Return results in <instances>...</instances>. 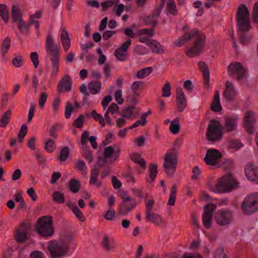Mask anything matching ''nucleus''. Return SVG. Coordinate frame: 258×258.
<instances>
[{"label":"nucleus","instance_id":"nucleus-43","mask_svg":"<svg viewBox=\"0 0 258 258\" xmlns=\"http://www.w3.org/2000/svg\"><path fill=\"white\" fill-rule=\"evenodd\" d=\"M11 39L9 37H6L3 41L1 45V51L3 55H5L7 52L10 46Z\"/></svg>","mask_w":258,"mask_h":258},{"label":"nucleus","instance_id":"nucleus-24","mask_svg":"<svg viewBox=\"0 0 258 258\" xmlns=\"http://www.w3.org/2000/svg\"><path fill=\"white\" fill-rule=\"evenodd\" d=\"M211 109L216 112H220L222 109L220 102L219 92L218 90L215 92L213 100L211 105Z\"/></svg>","mask_w":258,"mask_h":258},{"label":"nucleus","instance_id":"nucleus-2","mask_svg":"<svg viewBox=\"0 0 258 258\" xmlns=\"http://www.w3.org/2000/svg\"><path fill=\"white\" fill-rule=\"evenodd\" d=\"M206 36L204 33H200L197 28L184 34L181 37L184 44L189 41L191 39L195 38L194 45L186 49L185 53L190 57L199 55L204 50L205 46Z\"/></svg>","mask_w":258,"mask_h":258},{"label":"nucleus","instance_id":"nucleus-41","mask_svg":"<svg viewBox=\"0 0 258 258\" xmlns=\"http://www.w3.org/2000/svg\"><path fill=\"white\" fill-rule=\"evenodd\" d=\"M27 131L28 127L26 124H23L18 135V140L19 142L22 143L23 141V139L27 134Z\"/></svg>","mask_w":258,"mask_h":258},{"label":"nucleus","instance_id":"nucleus-45","mask_svg":"<svg viewBox=\"0 0 258 258\" xmlns=\"http://www.w3.org/2000/svg\"><path fill=\"white\" fill-rule=\"evenodd\" d=\"M135 108V106H128L121 111L120 115L123 117L129 118L133 113Z\"/></svg>","mask_w":258,"mask_h":258},{"label":"nucleus","instance_id":"nucleus-55","mask_svg":"<svg viewBox=\"0 0 258 258\" xmlns=\"http://www.w3.org/2000/svg\"><path fill=\"white\" fill-rule=\"evenodd\" d=\"M153 18L151 15H150L144 18V21L146 25H151L153 29H154L157 24V21L156 20H153Z\"/></svg>","mask_w":258,"mask_h":258},{"label":"nucleus","instance_id":"nucleus-57","mask_svg":"<svg viewBox=\"0 0 258 258\" xmlns=\"http://www.w3.org/2000/svg\"><path fill=\"white\" fill-rule=\"evenodd\" d=\"M74 109V108L72 104L69 102H67L66 105L64 112V116L66 118L69 119L70 118L71 113Z\"/></svg>","mask_w":258,"mask_h":258},{"label":"nucleus","instance_id":"nucleus-35","mask_svg":"<svg viewBox=\"0 0 258 258\" xmlns=\"http://www.w3.org/2000/svg\"><path fill=\"white\" fill-rule=\"evenodd\" d=\"M176 192L177 187L174 184L170 189V196L167 202L168 205L174 206L175 205Z\"/></svg>","mask_w":258,"mask_h":258},{"label":"nucleus","instance_id":"nucleus-60","mask_svg":"<svg viewBox=\"0 0 258 258\" xmlns=\"http://www.w3.org/2000/svg\"><path fill=\"white\" fill-rule=\"evenodd\" d=\"M84 121V116L82 114H80L79 117L74 120L73 125L77 128H81L83 126Z\"/></svg>","mask_w":258,"mask_h":258},{"label":"nucleus","instance_id":"nucleus-17","mask_svg":"<svg viewBox=\"0 0 258 258\" xmlns=\"http://www.w3.org/2000/svg\"><path fill=\"white\" fill-rule=\"evenodd\" d=\"M73 82L69 75H66L59 82L57 89L60 92H69L72 89Z\"/></svg>","mask_w":258,"mask_h":258},{"label":"nucleus","instance_id":"nucleus-52","mask_svg":"<svg viewBox=\"0 0 258 258\" xmlns=\"http://www.w3.org/2000/svg\"><path fill=\"white\" fill-rule=\"evenodd\" d=\"M91 115L96 121H99L102 126H105V122L100 114L97 113L95 110H93L91 112Z\"/></svg>","mask_w":258,"mask_h":258},{"label":"nucleus","instance_id":"nucleus-3","mask_svg":"<svg viewBox=\"0 0 258 258\" xmlns=\"http://www.w3.org/2000/svg\"><path fill=\"white\" fill-rule=\"evenodd\" d=\"M46 51L52 56L50 57V61L52 62V75L56 76L59 69V53L58 48L59 43L53 44L52 36L50 35H48L45 42Z\"/></svg>","mask_w":258,"mask_h":258},{"label":"nucleus","instance_id":"nucleus-21","mask_svg":"<svg viewBox=\"0 0 258 258\" xmlns=\"http://www.w3.org/2000/svg\"><path fill=\"white\" fill-rule=\"evenodd\" d=\"M125 206L121 207V203L120 204L118 213L121 215H126L129 212L137 206L135 200L132 199V201L125 202Z\"/></svg>","mask_w":258,"mask_h":258},{"label":"nucleus","instance_id":"nucleus-46","mask_svg":"<svg viewBox=\"0 0 258 258\" xmlns=\"http://www.w3.org/2000/svg\"><path fill=\"white\" fill-rule=\"evenodd\" d=\"M148 194H147L145 200V205H146V213H148L152 212V209L155 204V201L153 198L150 199L149 200H147V196Z\"/></svg>","mask_w":258,"mask_h":258},{"label":"nucleus","instance_id":"nucleus-16","mask_svg":"<svg viewBox=\"0 0 258 258\" xmlns=\"http://www.w3.org/2000/svg\"><path fill=\"white\" fill-rule=\"evenodd\" d=\"M175 97L177 108L179 112H182L187 106V100L180 87L177 88Z\"/></svg>","mask_w":258,"mask_h":258},{"label":"nucleus","instance_id":"nucleus-61","mask_svg":"<svg viewBox=\"0 0 258 258\" xmlns=\"http://www.w3.org/2000/svg\"><path fill=\"white\" fill-rule=\"evenodd\" d=\"M216 205L214 204L210 203L207 204L204 207V212H206L207 214H210V216H212L213 212L216 208Z\"/></svg>","mask_w":258,"mask_h":258},{"label":"nucleus","instance_id":"nucleus-20","mask_svg":"<svg viewBox=\"0 0 258 258\" xmlns=\"http://www.w3.org/2000/svg\"><path fill=\"white\" fill-rule=\"evenodd\" d=\"M145 219L147 222H151L156 225L165 224V222L161 216L152 212L145 214Z\"/></svg>","mask_w":258,"mask_h":258},{"label":"nucleus","instance_id":"nucleus-9","mask_svg":"<svg viewBox=\"0 0 258 258\" xmlns=\"http://www.w3.org/2000/svg\"><path fill=\"white\" fill-rule=\"evenodd\" d=\"M47 248L50 258H60L68 252L67 246L59 240L49 241Z\"/></svg>","mask_w":258,"mask_h":258},{"label":"nucleus","instance_id":"nucleus-38","mask_svg":"<svg viewBox=\"0 0 258 258\" xmlns=\"http://www.w3.org/2000/svg\"><path fill=\"white\" fill-rule=\"evenodd\" d=\"M234 162L230 159H225L221 163L220 162L219 165L217 166L221 167L224 170H231L234 168Z\"/></svg>","mask_w":258,"mask_h":258},{"label":"nucleus","instance_id":"nucleus-36","mask_svg":"<svg viewBox=\"0 0 258 258\" xmlns=\"http://www.w3.org/2000/svg\"><path fill=\"white\" fill-rule=\"evenodd\" d=\"M153 71L151 67H147L140 70L137 73V76L139 79H143L149 76Z\"/></svg>","mask_w":258,"mask_h":258},{"label":"nucleus","instance_id":"nucleus-11","mask_svg":"<svg viewBox=\"0 0 258 258\" xmlns=\"http://www.w3.org/2000/svg\"><path fill=\"white\" fill-rule=\"evenodd\" d=\"M228 71L230 76H236L237 81H240L246 76L247 72L240 62L234 61L231 62L228 67Z\"/></svg>","mask_w":258,"mask_h":258},{"label":"nucleus","instance_id":"nucleus-13","mask_svg":"<svg viewBox=\"0 0 258 258\" xmlns=\"http://www.w3.org/2000/svg\"><path fill=\"white\" fill-rule=\"evenodd\" d=\"M222 157V154L218 150L210 149L207 150L204 160L207 165L217 166Z\"/></svg>","mask_w":258,"mask_h":258},{"label":"nucleus","instance_id":"nucleus-64","mask_svg":"<svg viewBox=\"0 0 258 258\" xmlns=\"http://www.w3.org/2000/svg\"><path fill=\"white\" fill-rule=\"evenodd\" d=\"M133 51L138 55H143L146 53L147 48L142 45H137L134 48Z\"/></svg>","mask_w":258,"mask_h":258},{"label":"nucleus","instance_id":"nucleus-32","mask_svg":"<svg viewBox=\"0 0 258 258\" xmlns=\"http://www.w3.org/2000/svg\"><path fill=\"white\" fill-rule=\"evenodd\" d=\"M69 188L73 193L78 192L81 188V183L79 180L72 178L69 181Z\"/></svg>","mask_w":258,"mask_h":258},{"label":"nucleus","instance_id":"nucleus-58","mask_svg":"<svg viewBox=\"0 0 258 258\" xmlns=\"http://www.w3.org/2000/svg\"><path fill=\"white\" fill-rule=\"evenodd\" d=\"M252 19L254 23H258V2H256L253 6L252 12Z\"/></svg>","mask_w":258,"mask_h":258},{"label":"nucleus","instance_id":"nucleus-62","mask_svg":"<svg viewBox=\"0 0 258 258\" xmlns=\"http://www.w3.org/2000/svg\"><path fill=\"white\" fill-rule=\"evenodd\" d=\"M126 51H118V49H116L115 51L114 55L116 58L119 61H124L126 58Z\"/></svg>","mask_w":258,"mask_h":258},{"label":"nucleus","instance_id":"nucleus-22","mask_svg":"<svg viewBox=\"0 0 258 258\" xmlns=\"http://www.w3.org/2000/svg\"><path fill=\"white\" fill-rule=\"evenodd\" d=\"M66 205L75 214L76 217L81 222H84L86 220V218L83 216V213L77 206L75 203H72L70 200L68 201Z\"/></svg>","mask_w":258,"mask_h":258},{"label":"nucleus","instance_id":"nucleus-4","mask_svg":"<svg viewBox=\"0 0 258 258\" xmlns=\"http://www.w3.org/2000/svg\"><path fill=\"white\" fill-rule=\"evenodd\" d=\"M224 130L222 125L219 120L211 119L207 127L206 134V139L212 143H216L221 141L224 135Z\"/></svg>","mask_w":258,"mask_h":258},{"label":"nucleus","instance_id":"nucleus-23","mask_svg":"<svg viewBox=\"0 0 258 258\" xmlns=\"http://www.w3.org/2000/svg\"><path fill=\"white\" fill-rule=\"evenodd\" d=\"M198 66L200 70L202 73L203 78L205 80V84L208 87L209 85L210 73L208 66L205 62L200 61L198 62Z\"/></svg>","mask_w":258,"mask_h":258},{"label":"nucleus","instance_id":"nucleus-28","mask_svg":"<svg viewBox=\"0 0 258 258\" xmlns=\"http://www.w3.org/2000/svg\"><path fill=\"white\" fill-rule=\"evenodd\" d=\"M11 15L14 22H17L18 23L21 20H23L22 14L18 6L13 5L12 6Z\"/></svg>","mask_w":258,"mask_h":258},{"label":"nucleus","instance_id":"nucleus-37","mask_svg":"<svg viewBox=\"0 0 258 258\" xmlns=\"http://www.w3.org/2000/svg\"><path fill=\"white\" fill-rule=\"evenodd\" d=\"M0 16L5 22L7 23L9 20V15L7 6L5 4H0Z\"/></svg>","mask_w":258,"mask_h":258},{"label":"nucleus","instance_id":"nucleus-33","mask_svg":"<svg viewBox=\"0 0 258 258\" xmlns=\"http://www.w3.org/2000/svg\"><path fill=\"white\" fill-rule=\"evenodd\" d=\"M179 117L176 118L171 122L169 129L172 133L175 135L178 134L180 129V125L179 122Z\"/></svg>","mask_w":258,"mask_h":258},{"label":"nucleus","instance_id":"nucleus-40","mask_svg":"<svg viewBox=\"0 0 258 258\" xmlns=\"http://www.w3.org/2000/svg\"><path fill=\"white\" fill-rule=\"evenodd\" d=\"M149 177L152 181H154L157 173V166L155 164H149Z\"/></svg>","mask_w":258,"mask_h":258},{"label":"nucleus","instance_id":"nucleus-19","mask_svg":"<svg viewBox=\"0 0 258 258\" xmlns=\"http://www.w3.org/2000/svg\"><path fill=\"white\" fill-rule=\"evenodd\" d=\"M224 97L229 102H232L235 98L236 92L233 84L229 81H227L226 88L223 93Z\"/></svg>","mask_w":258,"mask_h":258},{"label":"nucleus","instance_id":"nucleus-34","mask_svg":"<svg viewBox=\"0 0 258 258\" xmlns=\"http://www.w3.org/2000/svg\"><path fill=\"white\" fill-rule=\"evenodd\" d=\"M11 115V111L9 109L6 111L2 115V118L0 119V126L2 127H6L9 123Z\"/></svg>","mask_w":258,"mask_h":258},{"label":"nucleus","instance_id":"nucleus-6","mask_svg":"<svg viewBox=\"0 0 258 258\" xmlns=\"http://www.w3.org/2000/svg\"><path fill=\"white\" fill-rule=\"evenodd\" d=\"M238 183L231 173L225 174L216 184L213 190L216 192H226L237 187Z\"/></svg>","mask_w":258,"mask_h":258},{"label":"nucleus","instance_id":"nucleus-63","mask_svg":"<svg viewBox=\"0 0 258 258\" xmlns=\"http://www.w3.org/2000/svg\"><path fill=\"white\" fill-rule=\"evenodd\" d=\"M114 0H107L101 3L102 10L106 11L107 9L112 7L115 4Z\"/></svg>","mask_w":258,"mask_h":258},{"label":"nucleus","instance_id":"nucleus-8","mask_svg":"<svg viewBox=\"0 0 258 258\" xmlns=\"http://www.w3.org/2000/svg\"><path fill=\"white\" fill-rule=\"evenodd\" d=\"M243 213L251 215L258 211V194L246 196L241 205Z\"/></svg>","mask_w":258,"mask_h":258},{"label":"nucleus","instance_id":"nucleus-54","mask_svg":"<svg viewBox=\"0 0 258 258\" xmlns=\"http://www.w3.org/2000/svg\"><path fill=\"white\" fill-rule=\"evenodd\" d=\"M163 97H167L171 95V86L169 82H166L162 88Z\"/></svg>","mask_w":258,"mask_h":258},{"label":"nucleus","instance_id":"nucleus-15","mask_svg":"<svg viewBox=\"0 0 258 258\" xmlns=\"http://www.w3.org/2000/svg\"><path fill=\"white\" fill-rule=\"evenodd\" d=\"M238 117L237 116H226L225 117L223 126L224 133H231L236 130Z\"/></svg>","mask_w":258,"mask_h":258},{"label":"nucleus","instance_id":"nucleus-53","mask_svg":"<svg viewBox=\"0 0 258 258\" xmlns=\"http://www.w3.org/2000/svg\"><path fill=\"white\" fill-rule=\"evenodd\" d=\"M119 196L122 200L121 203V207L125 206V202H128L129 201H132V199L128 195H127L126 191L124 190H119L118 191Z\"/></svg>","mask_w":258,"mask_h":258},{"label":"nucleus","instance_id":"nucleus-5","mask_svg":"<svg viewBox=\"0 0 258 258\" xmlns=\"http://www.w3.org/2000/svg\"><path fill=\"white\" fill-rule=\"evenodd\" d=\"M52 219L51 217L44 216L40 217L35 225V229L41 236L47 237L54 234V228L52 227Z\"/></svg>","mask_w":258,"mask_h":258},{"label":"nucleus","instance_id":"nucleus-29","mask_svg":"<svg viewBox=\"0 0 258 258\" xmlns=\"http://www.w3.org/2000/svg\"><path fill=\"white\" fill-rule=\"evenodd\" d=\"M99 171L96 169H92L91 170L90 184L96 185L97 187H99L102 183L101 181H97Z\"/></svg>","mask_w":258,"mask_h":258},{"label":"nucleus","instance_id":"nucleus-31","mask_svg":"<svg viewBox=\"0 0 258 258\" xmlns=\"http://www.w3.org/2000/svg\"><path fill=\"white\" fill-rule=\"evenodd\" d=\"M88 88L91 94H97L101 90V83L100 82L92 81L89 83Z\"/></svg>","mask_w":258,"mask_h":258},{"label":"nucleus","instance_id":"nucleus-10","mask_svg":"<svg viewBox=\"0 0 258 258\" xmlns=\"http://www.w3.org/2000/svg\"><path fill=\"white\" fill-rule=\"evenodd\" d=\"M120 153V148L118 146H117L115 150H114V148L112 146H108L105 148L103 154L104 158L102 159L101 161H97L94 168L99 171V169L101 167L105 166L107 164V159L111 158L113 159V161H114L118 158Z\"/></svg>","mask_w":258,"mask_h":258},{"label":"nucleus","instance_id":"nucleus-27","mask_svg":"<svg viewBox=\"0 0 258 258\" xmlns=\"http://www.w3.org/2000/svg\"><path fill=\"white\" fill-rule=\"evenodd\" d=\"M130 159L136 163H138L144 169H145L147 166L145 160L142 157L141 154L138 153H132L130 156Z\"/></svg>","mask_w":258,"mask_h":258},{"label":"nucleus","instance_id":"nucleus-12","mask_svg":"<svg viewBox=\"0 0 258 258\" xmlns=\"http://www.w3.org/2000/svg\"><path fill=\"white\" fill-rule=\"evenodd\" d=\"M233 213L231 211L221 210L216 213L214 219L216 223L221 226L230 224L232 220Z\"/></svg>","mask_w":258,"mask_h":258},{"label":"nucleus","instance_id":"nucleus-42","mask_svg":"<svg viewBox=\"0 0 258 258\" xmlns=\"http://www.w3.org/2000/svg\"><path fill=\"white\" fill-rule=\"evenodd\" d=\"M75 239L74 235L72 234L66 235L64 238L60 239L59 241L62 242L66 246H67V250L69 251V245L71 244Z\"/></svg>","mask_w":258,"mask_h":258},{"label":"nucleus","instance_id":"nucleus-51","mask_svg":"<svg viewBox=\"0 0 258 258\" xmlns=\"http://www.w3.org/2000/svg\"><path fill=\"white\" fill-rule=\"evenodd\" d=\"M103 217L107 220H113L116 217L115 210L113 208H109L106 212L103 215Z\"/></svg>","mask_w":258,"mask_h":258},{"label":"nucleus","instance_id":"nucleus-7","mask_svg":"<svg viewBox=\"0 0 258 258\" xmlns=\"http://www.w3.org/2000/svg\"><path fill=\"white\" fill-rule=\"evenodd\" d=\"M177 166V157L174 152H167L165 155L163 167L169 178H173Z\"/></svg>","mask_w":258,"mask_h":258},{"label":"nucleus","instance_id":"nucleus-39","mask_svg":"<svg viewBox=\"0 0 258 258\" xmlns=\"http://www.w3.org/2000/svg\"><path fill=\"white\" fill-rule=\"evenodd\" d=\"M212 216L210 214L203 212V223L206 229H209L211 227Z\"/></svg>","mask_w":258,"mask_h":258},{"label":"nucleus","instance_id":"nucleus-44","mask_svg":"<svg viewBox=\"0 0 258 258\" xmlns=\"http://www.w3.org/2000/svg\"><path fill=\"white\" fill-rule=\"evenodd\" d=\"M102 245L105 251L109 252L114 248L113 244L109 243V238L107 235H105L103 237Z\"/></svg>","mask_w":258,"mask_h":258},{"label":"nucleus","instance_id":"nucleus-59","mask_svg":"<svg viewBox=\"0 0 258 258\" xmlns=\"http://www.w3.org/2000/svg\"><path fill=\"white\" fill-rule=\"evenodd\" d=\"M62 127L61 124H55L53 126H52L49 130V134L50 136L53 138H56L57 137V135L56 134V132L58 130V129Z\"/></svg>","mask_w":258,"mask_h":258},{"label":"nucleus","instance_id":"nucleus-26","mask_svg":"<svg viewBox=\"0 0 258 258\" xmlns=\"http://www.w3.org/2000/svg\"><path fill=\"white\" fill-rule=\"evenodd\" d=\"M60 39L65 51H67L70 47L71 41L68 33L65 29H63L61 31Z\"/></svg>","mask_w":258,"mask_h":258},{"label":"nucleus","instance_id":"nucleus-25","mask_svg":"<svg viewBox=\"0 0 258 258\" xmlns=\"http://www.w3.org/2000/svg\"><path fill=\"white\" fill-rule=\"evenodd\" d=\"M148 46L154 53L157 54H163L164 53L162 46L155 40H151V42L148 44Z\"/></svg>","mask_w":258,"mask_h":258},{"label":"nucleus","instance_id":"nucleus-1","mask_svg":"<svg viewBox=\"0 0 258 258\" xmlns=\"http://www.w3.org/2000/svg\"><path fill=\"white\" fill-rule=\"evenodd\" d=\"M236 19L240 42L243 45H246L250 42L251 35L249 33L250 29L249 13L245 5L240 4L237 8Z\"/></svg>","mask_w":258,"mask_h":258},{"label":"nucleus","instance_id":"nucleus-48","mask_svg":"<svg viewBox=\"0 0 258 258\" xmlns=\"http://www.w3.org/2000/svg\"><path fill=\"white\" fill-rule=\"evenodd\" d=\"M70 154V149L68 146L62 148L60 152L58 160L60 161H64L68 158Z\"/></svg>","mask_w":258,"mask_h":258},{"label":"nucleus","instance_id":"nucleus-49","mask_svg":"<svg viewBox=\"0 0 258 258\" xmlns=\"http://www.w3.org/2000/svg\"><path fill=\"white\" fill-rule=\"evenodd\" d=\"M167 10L173 15H177V10L176 5L173 0H170L167 4Z\"/></svg>","mask_w":258,"mask_h":258},{"label":"nucleus","instance_id":"nucleus-18","mask_svg":"<svg viewBox=\"0 0 258 258\" xmlns=\"http://www.w3.org/2000/svg\"><path fill=\"white\" fill-rule=\"evenodd\" d=\"M245 174L249 180L258 182V168L253 164H246L245 167Z\"/></svg>","mask_w":258,"mask_h":258},{"label":"nucleus","instance_id":"nucleus-30","mask_svg":"<svg viewBox=\"0 0 258 258\" xmlns=\"http://www.w3.org/2000/svg\"><path fill=\"white\" fill-rule=\"evenodd\" d=\"M52 198L54 202L62 204L65 202L64 194L60 191H54L52 194Z\"/></svg>","mask_w":258,"mask_h":258},{"label":"nucleus","instance_id":"nucleus-56","mask_svg":"<svg viewBox=\"0 0 258 258\" xmlns=\"http://www.w3.org/2000/svg\"><path fill=\"white\" fill-rule=\"evenodd\" d=\"M44 148L48 153H52L54 151V142L51 139H49L45 144Z\"/></svg>","mask_w":258,"mask_h":258},{"label":"nucleus","instance_id":"nucleus-14","mask_svg":"<svg viewBox=\"0 0 258 258\" xmlns=\"http://www.w3.org/2000/svg\"><path fill=\"white\" fill-rule=\"evenodd\" d=\"M255 113L250 110L247 111L243 118V125L246 132L252 135L254 133V124L255 123Z\"/></svg>","mask_w":258,"mask_h":258},{"label":"nucleus","instance_id":"nucleus-50","mask_svg":"<svg viewBox=\"0 0 258 258\" xmlns=\"http://www.w3.org/2000/svg\"><path fill=\"white\" fill-rule=\"evenodd\" d=\"M18 27L21 32L26 30L29 32L30 26H31L30 20L27 23H25L23 20H21L18 23Z\"/></svg>","mask_w":258,"mask_h":258},{"label":"nucleus","instance_id":"nucleus-47","mask_svg":"<svg viewBox=\"0 0 258 258\" xmlns=\"http://www.w3.org/2000/svg\"><path fill=\"white\" fill-rule=\"evenodd\" d=\"M27 239V233L26 231L19 232L16 231L15 239L18 243H24Z\"/></svg>","mask_w":258,"mask_h":258}]
</instances>
